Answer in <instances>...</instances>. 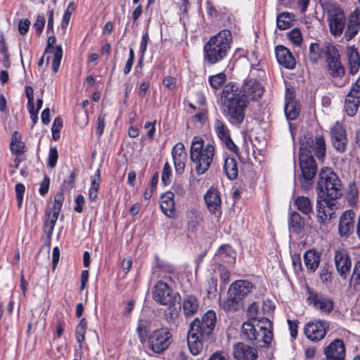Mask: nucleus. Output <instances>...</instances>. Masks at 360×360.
I'll return each mask as SVG.
<instances>
[{"mask_svg": "<svg viewBox=\"0 0 360 360\" xmlns=\"http://www.w3.org/2000/svg\"><path fill=\"white\" fill-rule=\"evenodd\" d=\"M263 93V86L254 78L244 80L240 87L233 82L226 84L221 94L224 116L230 124L240 125L245 117V110L250 101L259 99Z\"/></svg>", "mask_w": 360, "mask_h": 360, "instance_id": "f257e3e1", "label": "nucleus"}, {"mask_svg": "<svg viewBox=\"0 0 360 360\" xmlns=\"http://www.w3.org/2000/svg\"><path fill=\"white\" fill-rule=\"evenodd\" d=\"M313 153L319 160L326 155V143L323 136H318L315 139H309L301 143L300 148V167L302 172L300 183L302 187L309 189L314 184V178L317 173V165Z\"/></svg>", "mask_w": 360, "mask_h": 360, "instance_id": "f03ea898", "label": "nucleus"}, {"mask_svg": "<svg viewBox=\"0 0 360 360\" xmlns=\"http://www.w3.org/2000/svg\"><path fill=\"white\" fill-rule=\"evenodd\" d=\"M232 34L229 30H222L211 37L203 46L204 63L212 65L223 61L231 49Z\"/></svg>", "mask_w": 360, "mask_h": 360, "instance_id": "7ed1b4c3", "label": "nucleus"}, {"mask_svg": "<svg viewBox=\"0 0 360 360\" xmlns=\"http://www.w3.org/2000/svg\"><path fill=\"white\" fill-rule=\"evenodd\" d=\"M214 155V148L212 143L205 145L204 140L200 136L193 139L190 148V158L195 165V172L198 174L205 173L210 167Z\"/></svg>", "mask_w": 360, "mask_h": 360, "instance_id": "20e7f679", "label": "nucleus"}, {"mask_svg": "<svg viewBox=\"0 0 360 360\" xmlns=\"http://www.w3.org/2000/svg\"><path fill=\"white\" fill-rule=\"evenodd\" d=\"M253 284L247 280H238L229 288L227 298L221 303L226 312H234L243 307V299L249 295Z\"/></svg>", "mask_w": 360, "mask_h": 360, "instance_id": "39448f33", "label": "nucleus"}, {"mask_svg": "<svg viewBox=\"0 0 360 360\" xmlns=\"http://www.w3.org/2000/svg\"><path fill=\"white\" fill-rule=\"evenodd\" d=\"M341 181L338 176L330 169L326 167L319 173L317 183L318 198L336 200L342 195Z\"/></svg>", "mask_w": 360, "mask_h": 360, "instance_id": "423d86ee", "label": "nucleus"}, {"mask_svg": "<svg viewBox=\"0 0 360 360\" xmlns=\"http://www.w3.org/2000/svg\"><path fill=\"white\" fill-rule=\"evenodd\" d=\"M217 322L216 314L213 310L207 311L200 321L195 319L190 324L187 338H205L212 333Z\"/></svg>", "mask_w": 360, "mask_h": 360, "instance_id": "0eeeda50", "label": "nucleus"}, {"mask_svg": "<svg viewBox=\"0 0 360 360\" xmlns=\"http://www.w3.org/2000/svg\"><path fill=\"white\" fill-rule=\"evenodd\" d=\"M325 10L331 34L340 37L345 28L346 17L344 11L335 3L327 4Z\"/></svg>", "mask_w": 360, "mask_h": 360, "instance_id": "6e6552de", "label": "nucleus"}, {"mask_svg": "<svg viewBox=\"0 0 360 360\" xmlns=\"http://www.w3.org/2000/svg\"><path fill=\"white\" fill-rule=\"evenodd\" d=\"M63 192L64 191L60 190V192L57 193L54 196L53 205L46 209L43 231L46 235V239L49 243H51L56 222L58 218L63 203Z\"/></svg>", "mask_w": 360, "mask_h": 360, "instance_id": "1a4fd4ad", "label": "nucleus"}, {"mask_svg": "<svg viewBox=\"0 0 360 360\" xmlns=\"http://www.w3.org/2000/svg\"><path fill=\"white\" fill-rule=\"evenodd\" d=\"M307 302L321 313L330 314L334 309V301L330 297L306 285Z\"/></svg>", "mask_w": 360, "mask_h": 360, "instance_id": "9d476101", "label": "nucleus"}, {"mask_svg": "<svg viewBox=\"0 0 360 360\" xmlns=\"http://www.w3.org/2000/svg\"><path fill=\"white\" fill-rule=\"evenodd\" d=\"M272 328L271 321L264 318L256 326L248 322L244 323L241 331L246 338H273Z\"/></svg>", "mask_w": 360, "mask_h": 360, "instance_id": "9b49d317", "label": "nucleus"}, {"mask_svg": "<svg viewBox=\"0 0 360 360\" xmlns=\"http://www.w3.org/2000/svg\"><path fill=\"white\" fill-rule=\"evenodd\" d=\"M153 298L161 305L174 306L177 299L180 300V295L174 292L167 283L159 281L154 286Z\"/></svg>", "mask_w": 360, "mask_h": 360, "instance_id": "f8f14e48", "label": "nucleus"}, {"mask_svg": "<svg viewBox=\"0 0 360 360\" xmlns=\"http://www.w3.org/2000/svg\"><path fill=\"white\" fill-rule=\"evenodd\" d=\"M334 260L339 276L342 279H347L352 268V261L348 251L345 248L336 249Z\"/></svg>", "mask_w": 360, "mask_h": 360, "instance_id": "ddd939ff", "label": "nucleus"}, {"mask_svg": "<svg viewBox=\"0 0 360 360\" xmlns=\"http://www.w3.org/2000/svg\"><path fill=\"white\" fill-rule=\"evenodd\" d=\"M335 200L330 198L317 199L316 217L319 224H323L330 220L335 210L338 208Z\"/></svg>", "mask_w": 360, "mask_h": 360, "instance_id": "4468645a", "label": "nucleus"}, {"mask_svg": "<svg viewBox=\"0 0 360 360\" xmlns=\"http://www.w3.org/2000/svg\"><path fill=\"white\" fill-rule=\"evenodd\" d=\"M360 105V77L352 85L345 99V109L349 116L356 115Z\"/></svg>", "mask_w": 360, "mask_h": 360, "instance_id": "2eb2a0df", "label": "nucleus"}, {"mask_svg": "<svg viewBox=\"0 0 360 360\" xmlns=\"http://www.w3.org/2000/svg\"><path fill=\"white\" fill-rule=\"evenodd\" d=\"M355 212L352 210L344 212L340 217L338 233L341 237L348 238L354 232L355 228Z\"/></svg>", "mask_w": 360, "mask_h": 360, "instance_id": "dca6fc26", "label": "nucleus"}, {"mask_svg": "<svg viewBox=\"0 0 360 360\" xmlns=\"http://www.w3.org/2000/svg\"><path fill=\"white\" fill-rule=\"evenodd\" d=\"M330 136L334 148L340 153L345 152L347 144L346 131L338 122L330 128Z\"/></svg>", "mask_w": 360, "mask_h": 360, "instance_id": "f3484780", "label": "nucleus"}, {"mask_svg": "<svg viewBox=\"0 0 360 360\" xmlns=\"http://www.w3.org/2000/svg\"><path fill=\"white\" fill-rule=\"evenodd\" d=\"M328 328L327 321L314 320L305 324L304 333L307 338H325Z\"/></svg>", "mask_w": 360, "mask_h": 360, "instance_id": "a211bd4d", "label": "nucleus"}, {"mask_svg": "<svg viewBox=\"0 0 360 360\" xmlns=\"http://www.w3.org/2000/svg\"><path fill=\"white\" fill-rule=\"evenodd\" d=\"M214 129L218 137L226 145V148L231 152L238 153V148L231 139L229 130L224 122L219 119L216 120Z\"/></svg>", "mask_w": 360, "mask_h": 360, "instance_id": "6ab92c4d", "label": "nucleus"}, {"mask_svg": "<svg viewBox=\"0 0 360 360\" xmlns=\"http://www.w3.org/2000/svg\"><path fill=\"white\" fill-rule=\"evenodd\" d=\"M275 53L277 61L281 65L289 70L295 68L296 61L288 49L284 46L279 45L276 47Z\"/></svg>", "mask_w": 360, "mask_h": 360, "instance_id": "aec40b11", "label": "nucleus"}, {"mask_svg": "<svg viewBox=\"0 0 360 360\" xmlns=\"http://www.w3.org/2000/svg\"><path fill=\"white\" fill-rule=\"evenodd\" d=\"M233 356L236 360H256L257 351L243 342H238L233 347Z\"/></svg>", "mask_w": 360, "mask_h": 360, "instance_id": "412c9836", "label": "nucleus"}, {"mask_svg": "<svg viewBox=\"0 0 360 360\" xmlns=\"http://www.w3.org/2000/svg\"><path fill=\"white\" fill-rule=\"evenodd\" d=\"M360 30V9L356 8L349 15L348 25L345 32V38L347 41L353 39Z\"/></svg>", "mask_w": 360, "mask_h": 360, "instance_id": "4be33fe9", "label": "nucleus"}, {"mask_svg": "<svg viewBox=\"0 0 360 360\" xmlns=\"http://www.w3.org/2000/svg\"><path fill=\"white\" fill-rule=\"evenodd\" d=\"M204 199L207 209L212 213L221 208V200L219 191L213 187L208 189L204 195Z\"/></svg>", "mask_w": 360, "mask_h": 360, "instance_id": "5701e85b", "label": "nucleus"}, {"mask_svg": "<svg viewBox=\"0 0 360 360\" xmlns=\"http://www.w3.org/2000/svg\"><path fill=\"white\" fill-rule=\"evenodd\" d=\"M303 258L307 271L310 273H314L319 266L321 254L316 249H309L305 251Z\"/></svg>", "mask_w": 360, "mask_h": 360, "instance_id": "b1692460", "label": "nucleus"}, {"mask_svg": "<svg viewBox=\"0 0 360 360\" xmlns=\"http://www.w3.org/2000/svg\"><path fill=\"white\" fill-rule=\"evenodd\" d=\"M182 307L186 318L193 316L200 309V300L193 295L186 294L183 299Z\"/></svg>", "mask_w": 360, "mask_h": 360, "instance_id": "393cba45", "label": "nucleus"}, {"mask_svg": "<svg viewBox=\"0 0 360 360\" xmlns=\"http://www.w3.org/2000/svg\"><path fill=\"white\" fill-rule=\"evenodd\" d=\"M326 356H335L344 360L345 356V345L341 339H335L328 347L324 349Z\"/></svg>", "mask_w": 360, "mask_h": 360, "instance_id": "a878e982", "label": "nucleus"}, {"mask_svg": "<svg viewBox=\"0 0 360 360\" xmlns=\"http://www.w3.org/2000/svg\"><path fill=\"white\" fill-rule=\"evenodd\" d=\"M174 194L172 192H167L161 197L160 207L162 212L169 218L175 216Z\"/></svg>", "mask_w": 360, "mask_h": 360, "instance_id": "bb28decb", "label": "nucleus"}, {"mask_svg": "<svg viewBox=\"0 0 360 360\" xmlns=\"http://www.w3.org/2000/svg\"><path fill=\"white\" fill-rule=\"evenodd\" d=\"M142 344L146 345L153 352L162 353L171 344L169 339H141Z\"/></svg>", "mask_w": 360, "mask_h": 360, "instance_id": "cd10ccee", "label": "nucleus"}, {"mask_svg": "<svg viewBox=\"0 0 360 360\" xmlns=\"http://www.w3.org/2000/svg\"><path fill=\"white\" fill-rule=\"evenodd\" d=\"M329 75L333 78H342L345 74V68L340 58L326 63Z\"/></svg>", "mask_w": 360, "mask_h": 360, "instance_id": "c85d7f7f", "label": "nucleus"}, {"mask_svg": "<svg viewBox=\"0 0 360 360\" xmlns=\"http://www.w3.org/2000/svg\"><path fill=\"white\" fill-rule=\"evenodd\" d=\"M224 169L230 180L236 179L238 174V164L235 158L228 156L224 159Z\"/></svg>", "mask_w": 360, "mask_h": 360, "instance_id": "c756f323", "label": "nucleus"}, {"mask_svg": "<svg viewBox=\"0 0 360 360\" xmlns=\"http://www.w3.org/2000/svg\"><path fill=\"white\" fill-rule=\"evenodd\" d=\"M305 220L301 215L297 212H293L290 214L289 219V229L290 231L295 233H300L304 228Z\"/></svg>", "mask_w": 360, "mask_h": 360, "instance_id": "7c9ffc66", "label": "nucleus"}, {"mask_svg": "<svg viewBox=\"0 0 360 360\" xmlns=\"http://www.w3.org/2000/svg\"><path fill=\"white\" fill-rule=\"evenodd\" d=\"M349 72L352 75L356 74L360 66L359 53L356 49L349 48L347 53Z\"/></svg>", "mask_w": 360, "mask_h": 360, "instance_id": "2f4dec72", "label": "nucleus"}, {"mask_svg": "<svg viewBox=\"0 0 360 360\" xmlns=\"http://www.w3.org/2000/svg\"><path fill=\"white\" fill-rule=\"evenodd\" d=\"M323 56L325 58L326 62H330L340 58L339 50L330 42L323 43Z\"/></svg>", "mask_w": 360, "mask_h": 360, "instance_id": "473e14b6", "label": "nucleus"}, {"mask_svg": "<svg viewBox=\"0 0 360 360\" xmlns=\"http://www.w3.org/2000/svg\"><path fill=\"white\" fill-rule=\"evenodd\" d=\"M323 43L320 44L319 43H311L309 46V57L310 61L315 64L318 62L323 56Z\"/></svg>", "mask_w": 360, "mask_h": 360, "instance_id": "72a5a7b5", "label": "nucleus"}, {"mask_svg": "<svg viewBox=\"0 0 360 360\" xmlns=\"http://www.w3.org/2000/svg\"><path fill=\"white\" fill-rule=\"evenodd\" d=\"M295 204L297 209L304 214L308 215L312 212V205L309 198L299 196L295 199Z\"/></svg>", "mask_w": 360, "mask_h": 360, "instance_id": "f704fd0d", "label": "nucleus"}, {"mask_svg": "<svg viewBox=\"0 0 360 360\" xmlns=\"http://www.w3.org/2000/svg\"><path fill=\"white\" fill-rule=\"evenodd\" d=\"M300 112V105L299 103H288L285 104V113L288 120H296Z\"/></svg>", "mask_w": 360, "mask_h": 360, "instance_id": "c9c22d12", "label": "nucleus"}, {"mask_svg": "<svg viewBox=\"0 0 360 360\" xmlns=\"http://www.w3.org/2000/svg\"><path fill=\"white\" fill-rule=\"evenodd\" d=\"M332 270L333 266L328 263H325L321 266L319 272V278L323 284L328 285L332 283Z\"/></svg>", "mask_w": 360, "mask_h": 360, "instance_id": "e433bc0d", "label": "nucleus"}, {"mask_svg": "<svg viewBox=\"0 0 360 360\" xmlns=\"http://www.w3.org/2000/svg\"><path fill=\"white\" fill-rule=\"evenodd\" d=\"M151 330V321L148 319H140L136 327L139 338H145L148 335Z\"/></svg>", "mask_w": 360, "mask_h": 360, "instance_id": "4c0bfd02", "label": "nucleus"}, {"mask_svg": "<svg viewBox=\"0 0 360 360\" xmlns=\"http://www.w3.org/2000/svg\"><path fill=\"white\" fill-rule=\"evenodd\" d=\"M350 284L355 290H360V260L355 262L350 278Z\"/></svg>", "mask_w": 360, "mask_h": 360, "instance_id": "58836bf2", "label": "nucleus"}, {"mask_svg": "<svg viewBox=\"0 0 360 360\" xmlns=\"http://www.w3.org/2000/svg\"><path fill=\"white\" fill-rule=\"evenodd\" d=\"M203 339H187V343L191 353L198 355L203 349Z\"/></svg>", "mask_w": 360, "mask_h": 360, "instance_id": "ea45409f", "label": "nucleus"}, {"mask_svg": "<svg viewBox=\"0 0 360 360\" xmlns=\"http://www.w3.org/2000/svg\"><path fill=\"white\" fill-rule=\"evenodd\" d=\"M235 255L234 250L229 245H224L217 250V256L226 262H227V259H233Z\"/></svg>", "mask_w": 360, "mask_h": 360, "instance_id": "a19ab883", "label": "nucleus"}, {"mask_svg": "<svg viewBox=\"0 0 360 360\" xmlns=\"http://www.w3.org/2000/svg\"><path fill=\"white\" fill-rule=\"evenodd\" d=\"M292 18L290 13L283 12L279 14L277 17L276 22L278 27L284 30L290 27Z\"/></svg>", "mask_w": 360, "mask_h": 360, "instance_id": "79ce46f5", "label": "nucleus"}, {"mask_svg": "<svg viewBox=\"0 0 360 360\" xmlns=\"http://www.w3.org/2000/svg\"><path fill=\"white\" fill-rule=\"evenodd\" d=\"M226 79V76L224 72H220L214 75L209 77V83L210 86L214 89H218L224 84Z\"/></svg>", "mask_w": 360, "mask_h": 360, "instance_id": "37998d69", "label": "nucleus"}, {"mask_svg": "<svg viewBox=\"0 0 360 360\" xmlns=\"http://www.w3.org/2000/svg\"><path fill=\"white\" fill-rule=\"evenodd\" d=\"M53 53V58L51 62V68L53 72H57L58 71L60 61L63 56V50L61 46H56L55 49V51Z\"/></svg>", "mask_w": 360, "mask_h": 360, "instance_id": "c03bdc74", "label": "nucleus"}, {"mask_svg": "<svg viewBox=\"0 0 360 360\" xmlns=\"http://www.w3.org/2000/svg\"><path fill=\"white\" fill-rule=\"evenodd\" d=\"M77 174V169H75L71 172L67 180H64L60 186L62 191H70L75 185V181Z\"/></svg>", "mask_w": 360, "mask_h": 360, "instance_id": "a18cd8bd", "label": "nucleus"}, {"mask_svg": "<svg viewBox=\"0 0 360 360\" xmlns=\"http://www.w3.org/2000/svg\"><path fill=\"white\" fill-rule=\"evenodd\" d=\"M176 335L174 330L172 328L162 327L161 328L155 330L152 338H172Z\"/></svg>", "mask_w": 360, "mask_h": 360, "instance_id": "49530a36", "label": "nucleus"}, {"mask_svg": "<svg viewBox=\"0 0 360 360\" xmlns=\"http://www.w3.org/2000/svg\"><path fill=\"white\" fill-rule=\"evenodd\" d=\"M0 63L6 68H8L11 65L7 46L4 43H2V47L0 48Z\"/></svg>", "mask_w": 360, "mask_h": 360, "instance_id": "de8ad7c7", "label": "nucleus"}, {"mask_svg": "<svg viewBox=\"0 0 360 360\" xmlns=\"http://www.w3.org/2000/svg\"><path fill=\"white\" fill-rule=\"evenodd\" d=\"M25 191V186L21 183H18L15 186V192L17 200V205L20 209L22 207V203L23 200V195Z\"/></svg>", "mask_w": 360, "mask_h": 360, "instance_id": "09e8293b", "label": "nucleus"}, {"mask_svg": "<svg viewBox=\"0 0 360 360\" xmlns=\"http://www.w3.org/2000/svg\"><path fill=\"white\" fill-rule=\"evenodd\" d=\"M288 38L292 44L295 45H300L302 41V36L300 30L297 28L292 29L288 33Z\"/></svg>", "mask_w": 360, "mask_h": 360, "instance_id": "8fccbe9b", "label": "nucleus"}, {"mask_svg": "<svg viewBox=\"0 0 360 360\" xmlns=\"http://www.w3.org/2000/svg\"><path fill=\"white\" fill-rule=\"evenodd\" d=\"M58 150L56 148H51L49 150L47 165L50 168L56 167L58 160Z\"/></svg>", "mask_w": 360, "mask_h": 360, "instance_id": "3c124183", "label": "nucleus"}, {"mask_svg": "<svg viewBox=\"0 0 360 360\" xmlns=\"http://www.w3.org/2000/svg\"><path fill=\"white\" fill-rule=\"evenodd\" d=\"M176 173L182 174L185 169L186 157H172Z\"/></svg>", "mask_w": 360, "mask_h": 360, "instance_id": "603ef678", "label": "nucleus"}, {"mask_svg": "<svg viewBox=\"0 0 360 360\" xmlns=\"http://www.w3.org/2000/svg\"><path fill=\"white\" fill-rule=\"evenodd\" d=\"M105 126V115L100 114L98 115L96 123V131L97 134L101 136L104 131Z\"/></svg>", "mask_w": 360, "mask_h": 360, "instance_id": "864d4df0", "label": "nucleus"}, {"mask_svg": "<svg viewBox=\"0 0 360 360\" xmlns=\"http://www.w3.org/2000/svg\"><path fill=\"white\" fill-rule=\"evenodd\" d=\"M172 157H186L184 145L181 142L177 143L172 149Z\"/></svg>", "mask_w": 360, "mask_h": 360, "instance_id": "5fc2aeb1", "label": "nucleus"}, {"mask_svg": "<svg viewBox=\"0 0 360 360\" xmlns=\"http://www.w3.org/2000/svg\"><path fill=\"white\" fill-rule=\"evenodd\" d=\"M45 17L44 15H39L37 16V20L33 25V27L34 28L38 36L41 34L45 25Z\"/></svg>", "mask_w": 360, "mask_h": 360, "instance_id": "6e6d98bb", "label": "nucleus"}, {"mask_svg": "<svg viewBox=\"0 0 360 360\" xmlns=\"http://www.w3.org/2000/svg\"><path fill=\"white\" fill-rule=\"evenodd\" d=\"M292 262L294 270L296 273L299 274L303 271L302 259L300 254L295 253L292 255Z\"/></svg>", "mask_w": 360, "mask_h": 360, "instance_id": "4d7b16f0", "label": "nucleus"}, {"mask_svg": "<svg viewBox=\"0 0 360 360\" xmlns=\"http://www.w3.org/2000/svg\"><path fill=\"white\" fill-rule=\"evenodd\" d=\"M101 181V169L98 168L96 170L95 174L91 177V186L89 188H93L98 191Z\"/></svg>", "mask_w": 360, "mask_h": 360, "instance_id": "13d9d810", "label": "nucleus"}, {"mask_svg": "<svg viewBox=\"0 0 360 360\" xmlns=\"http://www.w3.org/2000/svg\"><path fill=\"white\" fill-rule=\"evenodd\" d=\"M247 313L250 319H257L259 314V304L256 302H252L249 306Z\"/></svg>", "mask_w": 360, "mask_h": 360, "instance_id": "bf43d9fd", "label": "nucleus"}, {"mask_svg": "<svg viewBox=\"0 0 360 360\" xmlns=\"http://www.w3.org/2000/svg\"><path fill=\"white\" fill-rule=\"evenodd\" d=\"M171 176V168L168 162L164 165L162 172V181L165 185L168 184Z\"/></svg>", "mask_w": 360, "mask_h": 360, "instance_id": "052dcab7", "label": "nucleus"}, {"mask_svg": "<svg viewBox=\"0 0 360 360\" xmlns=\"http://www.w3.org/2000/svg\"><path fill=\"white\" fill-rule=\"evenodd\" d=\"M75 201L76 204L74 207L75 211L77 213H82L85 203L84 197L82 194H79L76 196Z\"/></svg>", "mask_w": 360, "mask_h": 360, "instance_id": "680f3d73", "label": "nucleus"}, {"mask_svg": "<svg viewBox=\"0 0 360 360\" xmlns=\"http://www.w3.org/2000/svg\"><path fill=\"white\" fill-rule=\"evenodd\" d=\"M50 184V179L48 176H45L40 184L39 193L44 195L49 191Z\"/></svg>", "mask_w": 360, "mask_h": 360, "instance_id": "e2e57ef3", "label": "nucleus"}, {"mask_svg": "<svg viewBox=\"0 0 360 360\" xmlns=\"http://www.w3.org/2000/svg\"><path fill=\"white\" fill-rule=\"evenodd\" d=\"M75 10V6L74 2L72 1V2L69 3V4L67 7V9L65 11V13L63 15V21L64 22L68 23V22L70 19L71 15Z\"/></svg>", "mask_w": 360, "mask_h": 360, "instance_id": "0e129e2a", "label": "nucleus"}, {"mask_svg": "<svg viewBox=\"0 0 360 360\" xmlns=\"http://www.w3.org/2000/svg\"><path fill=\"white\" fill-rule=\"evenodd\" d=\"M30 25V21L28 19L20 20L18 24L19 32L22 35L25 34L29 30Z\"/></svg>", "mask_w": 360, "mask_h": 360, "instance_id": "69168bd1", "label": "nucleus"}, {"mask_svg": "<svg viewBox=\"0 0 360 360\" xmlns=\"http://www.w3.org/2000/svg\"><path fill=\"white\" fill-rule=\"evenodd\" d=\"M298 323L299 321L297 320H288L290 335L292 338H296L297 335Z\"/></svg>", "mask_w": 360, "mask_h": 360, "instance_id": "338daca9", "label": "nucleus"}, {"mask_svg": "<svg viewBox=\"0 0 360 360\" xmlns=\"http://www.w3.org/2000/svg\"><path fill=\"white\" fill-rule=\"evenodd\" d=\"M12 153L15 155H20L24 153L25 144L23 142H18L17 144L13 145L10 148Z\"/></svg>", "mask_w": 360, "mask_h": 360, "instance_id": "774afa93", "label": "nucleus"}]
</instances>
